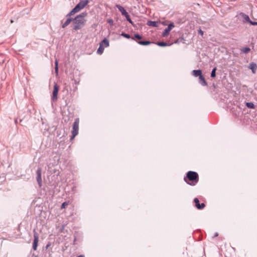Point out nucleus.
Masks as SVG:
<instances>
[{"mask_svg":"<svg viewBox=\"0 0 257 257\" xmlns=\"http://www.w3.org/2000/svg\"><path fill=\"white\" fill-rule=\"evenodd\" d=\"M172 44H169V45H168L167 43H165V42H158L157 43V45L159 46H161V47H164V46H169V45H171Z\"/></svg>","mask_w":257,"mask_h":257,"instance_id":"nucleus-20","label":"nucleus"},{"mask_svg":"<svg viewBox=\"0 0 257 257\" xmlns=\"http://www.w3.org/2000/svg\"><path fill=\"white\" fill-rule=\"evenodd\" d=\"M49 246V244H48V245H47V246H46V248H48Z\"/></svg>","mask_w":257,"mask_h":257,"instance_id":"nucleus-34","label":"nucleus"},{"mask_svg":"<svg viewBox=\"0 0 257 257\" xmlns=\"http://www.w3.org/2000/svg\"><path fill=\"white\" fill-rule=\"evenodd\" d=\"M116 7L118 9V10L121 12V15L122 16H124L125 17V18L126 17H128L129 15L128 14V13L126 12V11L124 9V8L122 7H121L120 5H117L116 6Z\"/></svg>","mask_w":257,"mask_h":257,"instance_id":"nucleus-9","label":"nucleus"},{"mask_svg":"<svg viewBox=\"0 0 257 257\" xmlns=\"http://www.w3.org/2000/svg\"><path fill=\"white\" fill-rule=\"evenodd\" d=\"M250 24L252 25H257V22H250Z\"/></svg>","mask_w":257,"mask_h":257,"instance_id":"nucleus-30","label":"nucleus"},{"mask_svg":"<svg viewBox=\"0 0 257 257\" xmlns=\"http://www.w3.org/2000/svg\"><path fill=\"white\" fill-rule=\"evenodd\" d=\"M200 83L203 86L207 85V83L202 75L199 77Z\"/></svg>","mask_w":257,"mask_h":257,"instance_id":"nucleus-14","label":"nucleus"},{"mask_svg":"<svg viewBox=\"0 0 257 257\" xmlns=\"http://www.w3.org/2000/svg\"><path fill=\"white\" fill-rule=\"evenodd\" d=\"M37 181L40 187L42 186L41 170L39 168L37 171Z\"/></svg>","mask_w":257,"mask_h":257,"instance_id":"nucleus-8","label":"nucleus"},{"mask_svg":"<svg viewBox=\"0 0 257 257\" xmlns=\"http://www.w3.org/2000/svg\"><path fill=\"white\" fill-rule=\"evenodd\" d=\"M135 37L138 39H141L142 37L141 36H140L139 34H135Z\"/></svg>","mask_w":257,"mask_h":257,"instance_id":"nucleus-28","label":"nucleus"},{"mask_svg":"<svg viewBox=\"0 0 257 257\" xmlns=\"http://www.w3.org/2000/svg\"><path fill=\"white\" fill-rule=\"evenodd\" d=\"M187 178L189 181H191L193 182H195V183H190L187 182L186 178H184L185 181L191 185H194L198 181V175L197 173L195 172L189 171L187 174Z\"/></svg>","mask_w":257,"mask_h":257,"instance_id":"nucleus-2","label":"nucleus"},{"mask_svg":"<svg viewBox=\"0 0 257 257\" xmlns=\"http://www.w3.org/2000/svg\"><path fill=\"white\" fill-rule=\"evenodd\" d=\"M77 257H84V256L83 255H78Z\"/></svg>","mask_w":257,"mask_h":257,"instance_id":"nucleus-33","label":"nucleus"},{"mask_svg":"<svg viewBox=\"0 0 257 257\" xmlns=\"http://www.w3.org/2000/svg\"><path fill=\"white\" fill-rule=\"evenodd\" d=\"M249 51H250V48H247V47L243 48L242 49V51L244 53H247L249 52Z\"/></svg>","mask_w":257,"mask_h":257,"instance_id":"nucleus-23","label":"nucleus"},{"mask_svg":"<svg viewBox=\"0 0 257 257\" xmlns=\"http://www.w3.org/2000/svg\"><path fill=\"white\" fill-rule=\"evenodd\" d=\"M248 68L251 69L252 72V73L253 74H254L255 73L256 69H257L256 64L255 63L251 62L249 64V65L248 66Z\"/></svg>","mask_w":257,"mask_h":257,"instance_id":"nucleus-11","label":"nucleus"},{"mask_svg":"<svg viewBox=\"0 0 257 257\" xmlns=\"http://www.w3.org/2000/svg\"><path fill=\"white\" fill-rule=\"evenodd\" d=\"M104 47L100 44L99 47L97 49V52L99 54H101L104 51Z\"/></svg>","mask_w":257,"mask_h":257,"instance_id":"nucleus-17","label":"nucleus"},{"mask_svg":"<svg viewBox=\"0 0 257 257\" xmlns=\"http://www.w3.org/2000/svg\"><path fill=\"white\" fill-rule=\"evenodd\" d=\"M100 44L102 45L104 47H107L109 46V42L106 39H104L103 41L100 43Z\"/></svg>","mask_w":257,"mask_h":257,"instance_id":"nucleus-15","label":"nucleus"},{"mask_svg":"<svg viewBox=\"0 0 257 257\" xmlns=\"http://www.w3.org/2000/svg\"><path fill=\"white\" fill-rule=\"evenodd\" d=\"M216 68L215 67L213 69V70H212V72H211V76L212 77H215L216 76Z\"/></svg>","mask_w":257,"mask_h":257,"instance_id":"nucleus-22","label":"nucleus"},{"mask_svg":"<svg viewBox=\"0 0 257 257\" xmlns=\"http://www.w3.org/2000/svg\"><path fill=\"white\" fill-rule=\"evenodd\" d=\"M192 74L195 77H200L202 75V72L201 70H194L192 71Z\"/></svg>","mask_w":257,"mask_h":257,"instance_id":"nucleus-13","label":"nucleus"},{"mask_svg":"<svg viewBox=\"0 0 257 257\" xmlns=\"http://www.w3.org/2000/svg\"><path fill=\"white\" fill-rule=\"evenodd\" d=\"M246 105L249 108H254V104L251 102L247 103Z\"/></svg>","mask_w":257,"mask_h":257,"instance_id":"nucleus-24","label":"nucleus"},{"mask_svg":"<svg viewBox=\"0 0 257 257\" xmlns=\"http://www.w3.org/2000/svg\"><path fill=\"white\" fill-rule=\"evenodd\" d=\"M55 73H56V74L57 75L58 73V61L57 60H55Z\"/></svg>","mask_w":257,"mask_h":257,"instance_id":"nucleus-19","label":"nucleus"},{"mask_svg":"<svg viewBox=\"0 0 257 257\" xmlns=\"http://www.w3.org/2000/svg\"><path fill=\"white\" fill-rule=\"evenodd\" d=\"M86 13H82L78 15L75 19H74V29L75 30L81 29L84 25L85 20L84 18L86 16Z\"/></svg>","mask_w":257,"mask_h":257,"instance_id":"nucleus-1","label":"nucleus"},{"mask_svg":"<svg viewBox=\"0 0 257 257\" xmlns=\"http://www.w3.org/2000/svg\"><path fill=\"white\" fill-rule=\"evenodd\" d=\"M59 90V87L55 83L54 86V90L53 91V95L52 96V100L53 101H55L57 100V95Z\"/></svg>","mask_w":257,"mask_h":257,"instance_id":"nucleus-6","label":"nucleus"},{"mask_svg":"<svg viewBox=\"0 0 257 257\" xmlns=\"http://www.w3.org/2000/svg\"><path fill=\"white\" fill-rule=\"evenodd\" d=\"M39 241V236L37 233L34 232V242L33 244V248L36 250L37 248L38 242Z\"/></svg>","mask_w":257,"mask_h":257,"instance_id":"nucleus-7","label":"nucleus"},{"mask_svg":"<svg viewBox=\"0 0 257 257\" xmlns=\"http://www.w3.org/2000/svg\"><path fill=\"white\" fill-rule=\"evenodd\" d=\"M194 202L195 203V206L198 209H202L205 207V204L204 203H202L200 204L199 203V201L198 198H196L194 200Z\"/></svg>","mask_w":257,"mask_h":257,"instance_id":"nucleus-10","label":"nucleus"},{"mask_svg":"<svg viewBox=\"0 0 257 257\" xmlns=\"http://www.w3.org/2000/svg\"><path fill=\"white\" fill-rule=\"evenodd\" d=\"M199 33L201 35H203V31H202V30H199Z\"/></svg>","mask_w":257,"mask_h":257,"instance_id":"nucleus-31","label":"nucleus"},{"mask_svg":"<svg viewBox=\"0 0 257 257\" xmlns=\"http://www.w3.org/2000/svg\"><path fill=\"white\" fill-rule=\"evenodd\" d=\"M242 16H243V21L244 22H248L250 24V22H252V21H251L250 20V19L248 16L245 15H243Z\"/></svg>","mask_w":257,"mask_h":257,"instance_id":"nucleus-18","label":"nucleus"},{"mask_svg":"<svg viewBox=\"0 0 257 257\" xmlns=\"http://www.w3.org/2000/svg\"><path fill=\"white\" fill-rule=\"evenodd\" d=\"M88 3V0H84L79 2L75 8L67 15L70 16L83 9Z\"/></svg>","mask_w":257,"mask_h":257,"instance_id":"nucleus-3","label":"nucleus"},{"mask_svg":"<svg viewBox=\"0 0 257 257\" xmlns=\"http://www.w3.org/2000/svg\"><path fill=\"white\" fill-rule=\"evenodd\" d=\"M72 21V19L71 18L68 19L62 25V27L63 28H65L66 26H67L68 25L70 24Z\"/></svg>","mask_w":257,"mask_h":257,"instance_id":"nucleus-16","label":"nucleus"},{"mask_svg":"<svg viewBox=\"0 0 257 257\" xmlns=\"http://www.w3.org/2000/svg\"><path fill=\"white\" fill-rule=\"evenodd\" d=\"M68 203L66 202H65L64 203H62V204L61 205V208L63 209V208H65V207L68 205Z\"/></svg>","mask_w":257,"mask_h":257,"instance_id":"nucleus-26","label":"nucleus"},{"mask_svg":"<svg viewBox=\"0 0 257 257\" xmlns=\"http://www.w3.org/2000/svg\"><path fill=\"white\" fill-rule=\"evenodd\" d=\"M175 26L173 23H170L168 27L165 29L162 33V36L164 37H166L168 36L171 30L174 28Z\"/></svg>","mask_w":257,"mask_h":257,"instance_id":"nucleus-5","label":"nucleus"},{"mask_svg":"<svg viewBox=\"0 0 257 257\" xmlns=\"http://www.w3.org/2000/svg\"><path fill=\"white\" fill-rule=\"evenodd\" d=\"M148 26H152L154 27H158L159 26L158 22L156 21H149L147 23Z\"/></svg>","mask_w":257,"mask_h":257,"instance_id":"nucleus-12","label":"nucleus"},{"mask_svg":"<svg viewBox=\"0 0 257 257\" xmlns=\"http://www.w3.org/2000/svg\"><path fill=\"white\" fill-rule=\"evenodd\" d=\"M79 123V118L75 119V121L73 123V130L72 131V137L71 138V140L74 139V138L78 134Z\"/></svg>","mask_w":257,"mask_h":257,"instance_id":"nucleus-4","label":"nucleus"},{"mask_svg":"<svg viewBox=\"0 0 257 257\" xmlns=\"http://www.w3.org/2000/svg\"><path fill=\"white\" fill-rule=\"evenodd\" d=\"M121 35L127 39L130 38V36L128 34H125L124 33H122Z\"/></svg>","mask_w":257,"mask_h":257,"instance_id":"nucleus-25","label":"nucleus"},{"mask_svg":"<svg viewBox=\"0 0 257 257\" xmlns=\"http://www.w3.org/2000/svg\"><path fill=\"white\" fill-rule=\"evenodd\" d=\"M108 23H109L110 25H112L113 24V20H111V19H109L107 21Z\"/></svg>","mask_w":257,"mask_h":257,"instance_id":"nucleus-29","label":"nucleus"},{"mask_svg":"<svg viewBox=\"0 0 257 257\" xmlns=\"http://www.w3.org/2000/svg\"><path fill=\"white\" fill-rule=\"evenodd\" d=\"M126 19L127 21H128L130 23L133 24V22L131 20V19L130 17V16H128V17H126Z\"/></svg>","mask_w":257,"mask_h":257,"instance_id":"nucleus-27","label":"nucleus"},{"mask_svg":"<svg viewBox=\"0 0 257 257\" xmlns=\"http://www.w3.org/2000/svg\"><path fill=\"white\" fill-rule=\"evenodd\" d=\"M218 235V233H217V232H216V233H215V235H214V237H216V236H217Z\"/></svg>","mask_w":257,"mask_h":257,"instance_id":"nucleus-32","label":"nucleus"},{"mask_svg":"<svg viewBox=\"0 0 257 257\" xmlns=\"http://www.w3.org/2000/svg\"><path fill=\"white\" fill-rule=\"evenodd\" d=\"M138 43L142 45H147L151 43L149 41H139Z\"/></svg>","mask_w":257,"mask_h":257,"instance_id":"nucleus-21","label":"nucleus"}]
</instances>
